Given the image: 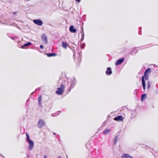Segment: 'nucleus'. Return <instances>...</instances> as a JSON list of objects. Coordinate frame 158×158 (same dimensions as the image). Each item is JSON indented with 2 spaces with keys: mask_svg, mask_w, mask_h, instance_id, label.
Returning a JSON list of instances; mask_svg holds the SVG:
<instances>
[{
  "mask_svg": "<svg viewBox=\"0 0 158 158\" xmlns=\"http://www.w3.org/2000/svg\"><path fill=\"white\" fill-rule=\"evenodd\" d=\"M33 21L35 24L41 26L43 24L42 21L40 19H34Z\"/></svg>",
  "mask_w": 158,
  "mask_h": 158,
  "instance_id": "423d86ee",
  "label": "nucleus"
},
{
  "mask_svg": "<svg viewBox=\"0 0 158 158\" xmlns=\"http://www.w3.org/2000/svg\"><path fill=\"white\" fill-rule=\"evenodd\" d=\"M123 119V117L121 115H119L114 118V120L117 121H121Z\"/></svg>",
  "mask_w": 158,
  "mask_h": 158,
  "instance_id": "f8f14e48",
  "label": "nucleus"
},
{
  "mask_svg": "<svg viewBox=\"0 0 158 158\" xmlns=\"http://www.w3.org/2000/svg\"><path fill=\"white\" fill-rule=\"evenodd\" d=\"M124 60V58H122L120 59H119L117 61H116L115 63V65H118L119 64H120L121 63H122Z\"/></svg>",
  "mask_w": 158,
  "mask_h": 158,
  "instance_id": "1a4fd4ad",
  "label": "nucleus"
},
{
  "mask_svg": "<svg viewBox=\"0 0 158 158\" xmlns=\"http://www.w3.org/2000/svg\"><path fill=\"white\" fill-rule=\"evenodd\" d=\"M80 33L81 35H84V31L83 29H82L81 31H80Z\"/></svg>",
  "mask_w": 158,
  "mask_h": 158,
  "instance_id": "cd10ccee",
  "label": "nucleus"
},
{
  "mask_svg": "<svg viewBox=\"0 0 158 158\" xmlns=\"http://www.w3.org/2000/svg\"><path fill=\"white\" fill-rule=\"evenodd\" d=\"M69 30L70 32L72 33H76L77 31L74 28L73 26H71L69 27Z\"/></svg>",
  "mask_w": 158,
  "mask_h": 158,
  "instance_id": "9b49d317",
  "label": "nucleus"
},
{
  "mask_svg": "<svg viewBox=\"0 0 158 158\" xmlns=\"http://www.w3.org/2000/svg\"><path fill=\"white\" fill-rule=\"evenodd\" d=\"M13 14H14V15H16V13H16V12H13Z\"/></svg>",
  "mask_w": 158,
  "mask_h": 158,
  "instance_id": "2f4dec72",
  "label": "nucleus"
},
{
  "mask_svg": "<svg viewBox=\"0 0 158 158\" xmlns=\"http://www.w3.org/2000/svg\"><path fill=\"white\" fill-rule=\"evenodd\" d=\"M75 56V54H74V53L73 56Z\"/></svg>",
  "mask_w": 158,
  "mask_h": 158,
  "instance_id": "37998d69",
  "label": "nucleus"
},
{
  "mask_svg": "<svg viewBox=\"0 0 158 158\" xmlns=\"http://www.w3.org/2000/svg\"><path fill=\"white\" fill-rule=\"evenodd\" d=\"M58 158H62V157H61V156H59Z\"/></svg>",
  "mask_w": 158,
  "mask_h": 158,
  "instance_id": "c9c22d12",
  "label": "nucleus"
},
{
  "mask_svg": "<svg viewBox=\"0 0 158 158\" xmlns=\"http://www.w3.org/2000/svg\"><path fill=\"white\" fill-rule=\"evenodd\" d=\"M121 158H133V157L127 153L123 154L121 156Z\"/></svg>",
  "mask_w": 158,
  "mask_h": 158,
  "instance_id": "0eeeda50",
  "label": "nucleus"
},
{
  "mask_svg": "<svg viewBox=\"0 0 158 158\" xmlns=\"http://www.w3.org/2000/svg\"><path fill=\"white\" fill-rule=\"evenodd\" d=\"M25 2H28L30 1V0H24Z\"/></svg>",
  "mask_w": 158,
  "mask_h": 158,
  "instance_id": "f704fd0d",
  "label": "nucleus"
},
{
  "mask_svg": "<svg viewBox=\"0 0 158 158\" xmlns=\"http://www.w3.org/2000/svg\"><path fill=\"white\" fill-rule=\"evenodd\" d=\"M28 102L27 100V102Z\"/></svg>",
  "mask_w": 158,
  "mask_h": 158,
  "instance_id": "c03bdc74",
  "label": "nucleus"
},
{
  "mask_svg": "<svg viewBox=\"0 0 158 158\" xmlns=\"http://www.w3.org/2000/svg\"><path fill=\"white\" fill-rule=\"evenodd\" d=\"M111 130L110 129H107L103 131V134L104 135H106L108 134L110 132Z\"/></svg>",
  "mask_w": 158,
  "mask_h": 158,
  "instance_id": "f3484780",
  "label": "nucleus"
},
{
  "mask_svg": "<svg viewBox=\"0 0 158 158\" xmlns=\"http://www.w3.org/2000/svg\"><path fill=\"white\" fill-rule=\"evenodd\" d=\"M64 87V85L61 84L60 87L57 88V90L56 92V94L59 95L62 94L63 92Z\"/></svg>",
  "mask_w": 158,
  "mask_h": 158,
  "instance_id": "f03ea898",
  "label": "nucleus"
},
{
  "mask_svg": "<svg viewBox=\"0 0 158 158\" xmlns=\"http://www.w3.org/2000/svg\"><path fill=\"white\" fill-rule=\"evenodd\" d=\"M11 38L13 40H14V39H13V37H11Z\"/></svg>",
  "mask_w": 158,
  "mask_h": 158,
  "instance_id": "a19ab883",
  "label": "nucleus"
},
{
  "mask_svg": "<svg viewBox=\"0 0 158 158\" xmlns=\"http://www.w3.org/2000/svg\"><path fill=\"white\" fill-rule=\"evenodd\" d=\"M81 0H75V1L77 2H81Z\"/></svg>",
  "mask_w": 158,
  "mask_h": 158,
  "instance_id": "7c9ffc66",
  "label": "nucleus"
},
{
  "mask_svg": "<svg viewBox=\"0 0 158 158\" xmlns=\"http://www.w3.org/2000/svg\"><path fill=\"white\" fill-rule=\"evenodd\" d=\"M29 157V155H27V157H25L24 158H28Z\"/></svg>",
  "mask_w": 158,
  "mask_h": 158,
  "instance_id": "473e14b6",
  "label": "nucleus"
},
{
  "mask_svg": "<svg viewBox=\"0 0 158 158\" xmlns=\"http://www.w3.org/2000/svg\"><path fill=\"white\" fill-rule=\"evenodd\" d=\"M38 89H39V88L36 89H35V91H36Z\"/></svg>",
  "mask_w": 158,
  "mask_h": 158,
  "instance_id": "58836bf2",
  "label": "nucleus"
},
{
  "mask_svg": "<svg viewBox=\"0 0 158 158\" xmlns=\"http://www.w3.org/2000/svg\"><path fill=\"white\" fill-rule=\"evenodd\" d=\"M85 44L84 43L83 44H82V45L81 46V48L82 49H83L85 47Z\"/></svg>",
  "mask_w": 158,
  "mask_h": 158,
  "instance_id": "bb28decb",
  "label": "nucleus"
},
{
  "mask_svg": "<svg viewBox=\"0 0 158 158\" xmlns=\"http://www.w3.org/2000/svg\"><path fill=\"white\" fill-rule=\"evenodd\" d=\"M61 112L60 111H58L55 113H53L51 114V116L52 117H55L60 114Z\"/></svg>",
  "mask_w": 158,
  "mask_h": 158,
  "instance_id": "4468645a",
  "label": "nucleus"
},
{
  "mask_svg": "<svg viewBox=\"0 0 158 158\" xmlns=\"http://www.w3.org/2000/svg\"><path fill=\"white\" fill-rule=\"evenodd\" d=\"M111 68L110 67H108L107 69V71L106 72V73L107 75H110L112 73Z\"/></svg>",
  "mask_w": 158,
  "mask_h": 158,
  "instance_id": "9d476101",
  "label": "nucleus"
},
{
  "mask_svg": "<svg viewBox=\"0 0 158 158\" xmlns=\"http://www.w3.org/2000/svg\"><path fill=\"white\" fill-rule=\"evenodd\" d=\"M41 40L42 41H43L45 44H47L48 42L47 38L45 34H44L42 35L41 37Z\"/></svg>",
  "mask_w": 158,
  "mask_h": 158,
  "instance_id": "6e6552de",
  "label": "nucleus"
},
{
  "mask_svg": "<svg viewBox=\"0 0 158 158\" xmlns=\"http://www.w3.org/2000/svg\"><path fill=\"white\" fill-rule=\"evenodd\" d=\"M44 158H47V156L46 155H44Z\"/></svg>",
  "mask_w": 158,
  "mask_h": 158,
  "instance_id": "72a5a7b5",
  "label": "nucleus"
},
{
  "mask_svg": "<svg viewBox=\"0 0 158 158\" xmlns=\"http://www.w3.org/2000/svg\"><path fill=\"white\" fill-rule=\"evenodd\" d=\"M137 90H136H136H135L134 91V92H133L134 94H137Z\"/></svg>",
  "mask_w": 158,
  "mask_h": 158,
  "instance_id": "c85d7f7f",
  "label": "nucleus"
},
{
  "mask_svg": "<svg viewBox=\"0 0 158 158\" xmlns=\"http://www.w3.org/2000/svg\"><path fill=\"white\" fill-rule=\"evenodd\" d=\"M77 81L74 77H73L71 79H68L67 81V85L69 86V90L70 92L71 89L75 85Z\"/></svg>",
  "mask_w": 158,
  "mask_h": 158,
  "instance_id": "f257e3e1",
  "label": "nucleus"
},
{
  "mask_svg": "<svg viewBox=\"0 0 158 158\" xmlns=\"http://www.w3.org/2000/svg\"><path fill=\"white\" fill-rule=\"evenodd\" d=\"M47 55L48 57H51L52 56H55L57 55V54L54 53H47Z\"/></svg>",
  "mask_w": 158,
  "mask_h": 158,
  "instance_id": "2eb2a0df",
  "label": "nucleus"
},
{
  "mask_svg": "<svg viewBox=\"0 0 158 158\" xmlns=\"http://www.w3.org/2000/svg\"><path fill=\"white\" fill-rule=\"evenodd\" d=\"M34 92H32V93H31V95H32L33 94Z\"/></svg>",
  "mask_w": 158,
  "mask_h": 158,
  "instance_id": "ea45409f",
  "label": "nucleus"
},
{
  "mask_svg": "<svg viewBox=\"0 0 158 158\" xmlns=\"http://www.w3.org/2000/svg\"><path fill=\"white\" fill-rule=\"evenodd\" d=\"M31 44V43L30 42H28V43L24 44V45L22 46L21 48H24L25 47L28 46L29 45H30Z\"/></svg>",
  "mask_w": 158,
  "mask_h": 158,
  "instance_id": "a211bd4d",
  "label": "nucleus"
},
{
  "mask_svg": "<svg viewBox=\"0 0 158 158\" xmlns=\"http://www.w3.org/2000/svg\"><path fill=\"white\" fill-rule=\"evenodd\" d=\"M151 85H150V83L149 81H148L147 83V88L148 89H149L150 88Z\"/></svg>",
  "mask_w": 158,
  "mask_h": 158,
  "instance_id": "b1692460",
  "label": "nucleus"
},
{
  "mask_svg": "<svg viewBox=\"0 0 158 158\" xmlns=\"http://www.w3.org/2000/svg\"><path fill=\"white\" fill-rule=\"evenodd\" d=\"M27 138H26V140L27 141H29L30 140H31V139H30V138L29 136V135L27 133L26 134Z\"/></svg>",
  "mask_w": 158,
  "mask_h": 158,
  "instance_id": "393cba45",
  "label": "nucleus"
},
{
  "mask_svg": "<svg viewBox=\"0 0 158 158\" xmlns=\"http://www.w3.org/2000/svg\"><path fill=\"white\" fill-rule=\"evenodd\" d=\"M27 142L29 144L28 149L29 150H31L32 149L34 145V143L31 140L28 141Z\"/></svg>",
  "mask_w": 158,
  "mask_h": 158,
  "instance_id": "20e7f679",
  "label": "nucleus"
},
{
  "mask_svg": "<svg viewBox=\"0 0 158 158\" xmlns=\"http://www.w3.org/2000/svg\"><path fill=\"white\" fill-rule=\"evenodd\" d=\"M142 84L143 88L144 90H145V87H146L145 82V80L143 79V78H142Z\"/></svg>",
  "mask_w": 158,
  "mask_h": 158,
  "instance_id": "6ab92c4d",
  "label": "nucleus"
},
{
  "mask_svg": "<svg viewBox=\"0 0 158 158\" xmlns=\"http://www.w3.org/2000/svg\"><path fill=\"white\" fill-rule=\"evenodd\" d=\"M43 46L42 45H40V48L41 49H43Z\"/></svg>",
  "mask_w": 158,
  "mask_h": 158,
  "instance_id": "c756f323",
  "label": "nucleus"
},
{
  "mask_svg": "<svg viewBox=\"0 0 158 158\" xmlns=\"http://www.w3.org/2000/svg\"><path fill=\"white\" fill-rule=\"evenodd\" d=\"M62 47L65 49H66L68 46L66 43L64 41L62 42Z\"/></svg>",
  "mask_w": 158,
  "mask_h": 158,
  "instance_id": "dca6fc26",
  "label": "nucleus"
},
{
  "mask_svg": "<svg viewBox=\"0 0 158 158\" xmlns=\"http://www.w3.org/2000/svg\"><path fill=\"white\" fill-rule=\"evenodd\" d=\"M78 55H79V57H81V54H80V53H78Z\"/></svg>",
  "mask_w": 158,
  "mask_h": 158,
  "instance_id": "e433bc0d",
  "label": "nucleus"
},
{
  "mask_svg": "<svg viewBox=\"0 0 158 158\" xmlns=\"http://www.w3.org/2000/svg\"><path fill=\"white\" fill-rule=\"evenodd\" d=\"M42 96H40L38 98V105L39 106H41V102H42Z\"/></svg>",
  "mask_w": 158,
  "mask_h": 158,
  "instance_id": "ddd939ff",
  "label": "nucleus"
},
{
  "mask_svg": "<svg viewBox=\"0 0 158 158\" xmlns=\"http://www.w3.org/2000/svg\"><path fill=\"white\" fill-rule=\"evenodd\" d=\"M147 48L148 47H145L144 46H141L138 48H135L131 51V54L132 55L134 54L137 53L138 50V49L139 48L140 49H143Z\"/></svg>",
  "mask_w": 158,
  "mask_h": 158,
  "instance_id": "7ed1b4c3",
  "label": "nucleus"
},
{
  "mask_svg": "<svg viewBox=\"0 0 158 158\" xmlns=\"http://www.w3.org/2000/svg\"><path fill=\"white\" fill-rule=\"evenodd\" d=\"M118 135H117L116 136V137H115V138H114V145L116 144V143L117 142V140H118Z\"/></svg>",
  "mask_w": 158,
  "mask_h": 158,
  "instance_id": "4be33fe9",
  "label": "nucleus"
},
{
  "mask_svg": "<svg viewBox=\"0 0 158 158\" xmlns=\"http://www.w3.org/2000/svg\"><path fill=\"white\" fill-rule=\"evenodd\" d=\"M143 78V79L144 80V79L146 80H148V75L146 74L145 75V74H144V75L142 76V78Z\"/></svg>",
  "mask_w": 158,
  "mask_h": 158,
  "instance_id": "aec40b11",
  "label": "nucleus"
},
{
  "mask_svg": "<svg viewBox=\"0 0 158 158\" xmlns=\"http://www.w3.org/2000/svg\"><path fill=\"white\" fill-rule=\"evenodd\" d=\"M81 39L80 41H82L84 40V35H81Z\"/></svg>",
  "mask_w": 158,
  "mask_h": 158,
  "instance_id": "a878e982",
  "label": "nucleus"
},
{
  "mask_svg": "<svg viewBox=\"0 0 158 158\" xmlns=\"http://www.w3.org/2000/svg\"><path fill=\"white\" fill-rule=\"evenodd\" d=\"M151 72V69L149 68H148L145 71V73H144L145 74V75L147 74V73H150Z\"/></svg>",
  "mask_w": 158,
  "mask_h": 158,
  "instance_id": "412c9836",
  "label": "nucleus"
},
{
  "mask_svg": "<svg viewBox=\"0 0 158 158\" xmlns=\"http://www.w3.org/2000/svg\"><path fill=\"white\" fill-rule=\"evenodd\" d=\"M146 96V95L145 94H143L141 95V100L142 101H143L144 99L145 98Z\"/></svg>",
  "mask_w": 158,
  "mask_h": 158,
  "instance_id": "5701e85b",
  "label": "nucleus"
},
{
  "mask_svg": "<svg viewBox=\"0 0 158 158\" xmlns=\"http://www.w3.org/2000/svg\"><path fill=\"white\" fill-rule=\"evenodd\" d=\"M53 134H54V135H56V133H53Z\"/></svg>",
  "mask_w": 158,
  "mask_h": 158,
  "instance_id": "79ce46f5",
  "label": "nucleus"
},
{
  "mask_svg": "<svg viewBox=\"0 0 158 158\" xmlns=\"http://www.w3.org/2000/svg\"><path fill=\"white\" fill-rule=\"evenodd\" d=\"M0 22H1V23L2 22L1 21H0Z\"/></svg>",
  "mask_w": 158,
  "mask_h": 158,
  "instance_id": "a18cd8bd",
  "label": "nucleus"
},
{
  "mask_svg": "<svg viewBox=\"0 0 158 158\" xmlns=\"http://www.w3.org/2000/svg\"><path fill=\"white\" fill-rule=\"evenodd\" d=\"M44 125L45 123L43 120L40 119L39 120L38 124V127L39 128H42Z\"/></svg>",
  "mask_w": 158,
  "mask_h": 158,
  "instance_id": "39448f33",
  "label": "nucleus"
},
{
  "mask_svg": "<svg viewBox=\"0 0 158 158\" xmlns=\"http://www.w3.org/2000/svg\"><path fill=\"white\" fill-rule=\"evenodd\" d=\"M78 62H79L80 61H81V59H79L78 60Z\"/></svg>",
  "mask_w": 158,
  "mask_h": 158,
  "instance_id": "4c0bfd02",
  "label": "nucleus"
}]
</instances>
